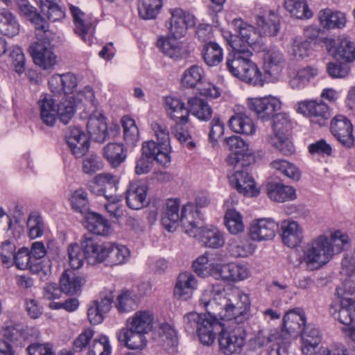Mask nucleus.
<instances>
[{
  "label": "nucleus",
  "mask_w": 355,
  "mask_h": 355,
  "mask_svg": "<svg viewBox=\"0 0 355 355\" xmlns=\"http://www.w3.org/2000/svg\"><path fill=\"white\" fill-rule=\"evenodd\" d=\"M267 194L273 201L284 202L294 200L297 198L295 189L282 183L271 182L266 185Z\"/></svg>",
  "instance_id": "obj_38"
},
{
  "label": "nucleus",
  "mask_w": 355,
  "mask_h": 355,
  "mask_svg": "<svg viewBox=\"0 0 355 355\" xmlns=\"http://www.w3.org/2000/svg\"><path fill=\"white\" fill-rule=\"evenodd\" d=\"M87 128L91 137L96 142L103 143L108 139L107 125L105 116L96 110H92Z\"/></svg>",
  "instance_id": "obj_26"
},
{
  "label": "nucleus",
  "mask_w": 355,
  "mask_h": 355,
  "mask_svg": "<svg viewBox=\"0 0 355 355\" xmlns=\"http://www.w3.org/2000/svg\"><path fill=\"white\" fill-rule=\"evenodd\" d=\"M246 331L241 324L229 322L218 333L219 349L225 355L239 354L246 341Z\"/></svg>",
  "instance_id": "obj_5"
},
{
  "label": "nucleus",
  "mask_w": 355,
  "mask_h": 355,
  "mask_svg": "<svg viewBox=\"0 0 355 355\" xmlns=\"http://www.w3.org/2000/svg\"><path fill=\"white\" fill-rule=\"evenodd\" d=\"M297 112L311 118L313 123L320 125L325 124L326 121L330 117V112L328 106L322 102L315 101H304L298 104Z\"/></svg>",
  "instance_id": "obj_16"
},
{
  "label": "nucleus",
  "mask_w": 355,
  "mask_h": 355,
  "mask_svg": "<svg viewBox=\"0 0 355 355\" xmlns=\"http://www.w3.org/2000/svg\"><path fill=\"white\" fill-rule=\"evenodd\" d=\"M180 204L177 200L169 199L167 200L166 207L162 214V224L164 229L168 232H174L180 223L181 213Z\"/></svg>",
  "instance_id": "obj_32"
},
{
  "label": "nucleus",
  "mask_w": 355,
  "mask_h": 355,
  "mask_svg": "<svg viewBox=\"0 0 355 355\" xmlns=\"http://www.w3.org/2000/svg\"><path fill=\"white\" fill-rule=\"evenodd\" d=\"M351 243L349 235L340 230H331L313 238L303 250V261L310 270L329 263Z\"/></svg>",
  "instance_id": "obj_2"
},
{
  "label": "nucleus",
  "mask_w": 355,
  "mask_h": 355,
  "mask_svg": "<svg viewBox=\"0 0 355 355\" xmlns=\"http://www.w3.org/2000/svg\"><path fill=\"white\" fill-rule=\"evenodd\" d=\"M232 25L239 33L238 42L242 48L261 51L263 47V37L260 32L241 19H234ZM234 44H236L234 42Z\"/></svg>",
  "instance_id": "obj_7"
},
{
  "label": "nucleus",
  "mask_w": 355,
  "mask_h": 355,
  "mask_svg": "<svg viewBox=\"0 0 355 355\" xmlns=\"http://www.w3.org/2000/svg\"><path fill=\"white\" fill-rule=\"evenodd\" d=\"M147 186L143 184L131 183L126 191V202L132 209L138 210L148 204L146 200Z\"/></svg>",
  "instance_id": "obj_35"
},
{
  "label": "nucleus",
  "mask_w": 355,
  "mask_h": 355,
  "mask_svg": "<svg viewBox=\"0 0 355 355\" xmlns=\"http://www.w3.org/2000/svg\"><path fill=\"white\" fill-rule=\"evenodd\" d=\"M165 108L167 116L174 123H189L190 108L180 99L172 96H167L164 100Z\"/></svg>",
  "instance_id": "obj_27"
},
{
  "label": "nucleus",
  "mask_w": 355,
  "mask_h": 355,
  "mask_svg": "<svg viewBox=\"0 0 355 355\" xmlns=\"http://www.w3.org/2000/svg\"><path fill=\"white\" fill-rule=\"evenodd\" d=\"M228 179L230 184L244 196L254 197L259 193V189L254 178L246 169L231 172Z\"/></svg>",
  "instance_id": "obj_11"
},
{
  "label": "nucleus",
  "mask_w": 355,
  "mask_h": 355,
  "mask_svg": "<svg viewBox=\"0 0 355 355\" xmlns=\"http://www.w3.org/2000/svg\"><path fill=\"white\" fill-rule=\"evenodd\" d=\"M282 343L283 338L277 329H260L252 340V345L257 347Z\"/></svg>",
  "instance_id": "obj_53"
},
{
  "label": "nucleus",
  "mask_w": 355,
  "mask_h": 355,
  "mask_svg": "<svg viewBox=\"0 0 355 355\" xmlns=\"http://www.w3.org/2000/svg\"><path fill=\"white\" fill-rule=\"evenodd\" d=\"M52 39H49V35L40 33L38 40H44L43 42H35L29 46V51L35 64L44 70H52L57 64V56L54 53L50 42L54 39L55 33L53 32Z\"/></svg>",
  "instance_id": "obj_6"
},
{
  "label": "nucleus",
  "mask_w": 355,
  "mask_h": 355,
  "mask_svg": "<svg viewBox=\"0 0 355 355\" xmlns=\"http://www.w3.org/2000/svg\"><path fill=\"white\" fill-rule=\"evenodd\" d=\"M37 103L42 121L48 126H53L56 122L57 105L52 96L49 94H42Z\"/></svg>",
  "instance_id": "obj_39"
},
{
  "label": "nucleus",
  "mask_w": 355,
  "mask_h": 355,
  "mask_svg": "<svg viewBox=\"0 0 355 355\" xmlns=\"http://www.w3.org/2000/svg\"><path fill=\"white\" fill-rule=\"evenodd\" d=\"M103 156L112 168H117L126 159L127 151L121 144L109 143L103 148Z\"/></svg>",
  "instance_id": "obj_44"
},
{
  "label": "nucleus",
  "mask_w": 355,
  "mask_h": 355,
  "mask_svg": "<svg viewBox=\"0 0 355 355\" xmlns=\"http://www.w3.org/2000/svg\"><path fill=\"white\" fill-rule=\"evenodd\" d=\"M150 128L158 143L153 140L144 142V152L147 155H153L155 152H157V162L162 166H166L171 163V152L168 128L164 123L153 121Z\"/></svg>",
  "instance_id": "obj_4"
},
{
  "label": "nucleus",
  "mask_w": 355,
  "mask_h": 355,
  "mask_svg": "<svg viewBox=\"0 0 355 355\" xmlns=\"http://www.w3.org/2000/svg\"><path fill=\"white\" fill-rule=\"evenodd\" d=\"M153 315L150 311L140 310L127 319L126 326L147 334L153 329Z\"/></svg>",
  "instance_id": "obj_37"
},
{
  "label": "nucleus",
  "mask_w": 355,
  "mask_h": 355,
  "mask_svg": "<svg viewBox=\"0 0 355 355\" xmlns=\"http://www.w3.org/2000/svg\"><path fill=\"white\" fill-rule=\"evenodd\" d=\"M190 113L200 121H207L212 115V109L208 103L200 98L194 97L188 100Z\"/></svg>",
  "instance_id": "obj_54"
},
{
  "label": "nucleus",
  "mask_w": 355,
  "mask_h": 355,
  "mask_svg": "<svg viewBox=\"0 0 355 355\" xmlns=\"http://www.w3.org/2000/svg\"><path fill=\"white\" fill-rule=\"evenodd\" d=\"M162 7V0H140L138 3V12L144 19H155Z\"/></svg>",
  "instance_id": "obj_59"
},
{
  "label": "nucleus",
  "mask_w": 355,
  "mask_h": 355,
  "mask_svg": "<svg viewBox=\"0 0 355 355\" xmlns=\"http://www.w3.org/2000/svg\"><path fill=\"white\" fill-rule=\"evenodd\" d=\"M263 69L266 73L273 78H277L282 73L285 59L283 53L275 46L263 48Z\"/></svg>",
  "instance_id": "obj_19"
},
{
  "label": "nucleus",
  "mask_w": 355,
  "mask_h": 355,
  "mask_svg": "<svg viewBox=\"0 0 355 355\" xmlns=\"http://www.w3.org/2000/svg\"><path fill=\"white\" fill-rule=\"evenodd\" d=\"M225 224L229 232L234 235L243 232L245 229L241 214L234 209L227 210Z\"/></svg>",
  "instance_id": "obj_60"
},
{
  "label": "nucleus",
  "mask_w": 355,
  "mask_h": 355,
  "mask_svg": "<svg viewBox=\"0 0 355 355\" xmlns=\"http://www.w3.org/2000/svg\"><path fill=\"white\" fill-rule=\"evenodd\" d=\"M279 228L273 219L262 218L253 220L249 227L248 236L254 241L261 242L272 239Z\"/></svg>",
  "instance_id": "obj_10"
},
{
  "label": "nucleus",
  "mask_w": 355,
  "mask_h": 355,
  "mask_svg": "<svg viewBox=\"0 0 355 355\" xmlns=\"http://www.w3.org/2000/svg\"><path fill=\"white\" fill-rule=\"evenodd\" d=\"M328 52L337 60L352 62L355 60V44L349 37L343 36L332 42Z\"/></svg>",
  "instance_id": "obj_20"
},
{
  "label": "nucleus",
  "mask_w": 355,
  "mask_h": 355,
  "mask_svg": "<svg viewBox=\"0 0 355 355\" xmlns=\"http://www.w3.org/2000/svg\"><path fill=\"white\" fill-rule=\"evenodd\" d=\"M197 287L198 281L192 273L182 272L177 278L173 291L174 295L178 299L187 300L192 297Z\"/></svg>",
  "instance_id": "obj_28"
},
{
  "label": "nucleus",
  "mask_w": 355,
  "mask_h": 355,
  "mask_svg": "<svg viewBox=\"0 0 355 355\" xmlns=\"http://www.w3.org/2000/svg\"><path fill=\"white\" fill-rule=\"evenodd\" d=\"M283 243L290 247L295 248L303 240V229L300 224L294 220H284L281 224Z\"/></svg>",
  "instance_id": "obj_29"
},
{
  "label": "nucleus",
  "mask_w": 355,
  "mask_h": 355,
  "mask_svg": "<svg viewBox=\"0 0 355 355\" xmlns=\"http://www.w3.org/2000/svg\"><path fill=\"white\" fill-rule=\"evenodd\" d=\"M146 334L125 325L116 334L118 341L130 349H141L146 345Z\"/></svg>",
  "instance_id": "obj_25"
},
{
  "label": "nucleus",
  "mask_w": 355,
  "mask_h": 355,
  "mask_svg": "<svg viewBox=\"0 0 355 355\" xmlns=\"http://www.w3.org/2000/svg\"><path fill=\"white\" fill-rule=\"evenodd\" d=\"M130 258V250L124 245L106 243L105 265L109 266L125 263Z\"/></svg>",
  "instance_id": "obj_33"
},
{
  "label": "nucleus",
  "mask_w": 355,
  "mask_h": 355,
  "mask_svg": "<svg viewBox=\"0 0 355 355\" xmlns=\"http://www.w3.org/2000/svg\"><path fill=\"white\" fill-rule=\"evenodd\" d=\"M65 139L71 153L77 158L83 157L89 149L88 137L80 127H69Z\"/></svg>",
  "instance_id": "obj_21"
},
{
  "label": "nucleus",
  "mask_w": 355,
  "mask_h": 355,
  "mask_svg": "<svg viewBox=\"0 0 355 355\" xmlns=\"http://www.w3.org/2000/svg\"><path fill=\"white\" fill-rule=\"evenodd\" d=\"M119 179L110 173H101L96 175L90 185V191L97 196H105L109 189L112 193L117 190Z\"/></svg>",
  "instance_id": "obj_30"
},
{
  "label": "nucleus",
  "mask_w": 355,
  "mask_h": 355,
  "mask_svg": "<svg viewBox=\"0 0 355 355\" xmlns=\"http://www.w3.org/2000/svg\"><path fill=\"white\" fill-rule=\"evenodd\" d=\"M256 24L262 37H274L277 35L280 28L278 15L273 10H264L257 14Z\"/></svg>",
  "instance_id": "obj_23"
},
{
  "label": "nucleus",
  "mask_w": 355,
  "mask_h": 355,
  "mask_svg": "<svg viewBox=\"0 0 355 355\" xmlns=\"http://www.w3.org/2000/svg\"><path fill=\"white\" fill-rule=\"evenodd\" d=\"M180 37H161L157 42V46L166 56L175 60L186 58L189 51L187 46L180 42Z\"/></svg>",
  "instance_id": "obj_17"
},
{
  "label": "nucleus",
  "mask_w": 355,
  "mask_h": 355,
  "mask_svg": "<svg viewBox=\"0 0 355 355\" xmlns=\"http://www.w3.org/2000/svg\"><path fill=\"white\" fill-rule=\"evenodd\" d=\"M199 303L223 320L242 324L249 318L250 300L241 291L225 292L221 285L213 286L202 293Z\"/></svg>",
  "instance_id": "obj_1"
},
{
  "label": "nucleus",
  "mask_w": 355,
  "mask_h": 355,
  "mask_svg": "<svg viewBox=\"0 0 355 355\" xmlns=\"http://www.w3.org/2000/svg\"><path fill=\"white\" fill-rule=\"evenodd\" d=\"M81 245L86 253V260L91 265H96L106 260V243L99 244L92 234H85Z\"/></svg>",
  "instance_id": "obj_18"
},
{
  "label": "nucleus",
  "mask_w": 355,
  "mask_h": 355,
  "mask_svg": "<svg viewBox=\"0 0 355 355\" xmlns=\"http://www.w3.org/2000/svg\"><path fill=\"white\" fill-rule=\"evenodd\" d=\"M239 64L240 63L236 61L234 65L231 66L233 71L239 74L238 78L252 85H262L263 84L262 73L254 62L251 60L250 62H245V64L243 63L242 73H239L236 69Z\"/></svg>",
  "instance_id": "obj_40"
},
{
  "label": "nucleus",
  "mask_w": 355,
  "mask_h": 355,
  "mask_svg": "<svg viewBox=\"0 0 355 355\" xmlns=\"http://www.w3.org/2000/svg\"><path fill=\"white\" fill-rule=\"evenodd\" d=\"M114 306L121 313H128L137 306L136 295L130 291H122L116 297Z\"/></svg>",
  "instance_id": "obj_61"
},
{
  "label": "nucleus",
  "mask_w": 355,
  "mask_h": 355,
  "mask_svg": "<svg viewBox=\"0 0 355 355\" xmlns=\"http://www.w3.org/2000/svg\"><path fill=\"white\" fill-rule=\"evenodd\" d=\"M230 128L236 133L253 135L256 132V126L252 119L245 112H236L229 121Z\"/></svg>",
  "instance_id": "obj_31"
},
{
  "label": "nucleus",
  "mask_w": 355,
  "mask_h": 355,
  "mask_svg": "<svg viewBox=\"0 0 355 355\" xmlns=\"http://www.w3.org/2000/svg\"><path fill=\"white\" fill-rule=\"evenodd\" d=\"M69 201L73 210L83 213L88 209L89 200L87 193L82 188L71 191L69 195Z\"/></svg>",
  "instance_id": "obj_62"
},
{
  "label": "nucleus",
  "mask_w": 355,
  "mask_h": 355,
  "mask_svg": "<svg viewBox=\"0 0 355 355\" xmlns=\"http://www.w3.org/2000/svg\"><path fill=\"white\" fill-rule=\"evenodd\" d=\"M112 347L109 338L105 335H98L89 346L88 355H110Z\"/></svg>",
  "instance_id": "obj_64"
},
{
  "label": "nucleus",
  "mask_w": 355,
  "mask_h": 355,
  "mask_svg": "<svg viewBox=\"0 0 355 355\" xmlns=\"http://www.w3.org/2000/svg\"><path fill=\"white\" fill-rule=\"evenodd\" d=\"M252 55L251 50L242 48L237 43L233 44V51L230 53L227 58L226 65L229 71L235 77H239V74L234 71L232 65H234V62L237 61L240 63L239 67L236 68L239 73H242L243 69V63L250 62V58Z\"/></svg>",
  "instance_id": "obj_43"
},
{
  "label": "nucleus",
  "mask_w": 355,
  "mask_h": 355,
  "mask_svg": "<svg viewBox=\"0 0 355 355\" xmlns=\"http://www.w3.org/2000/svg\"><path fill=\"white\" fill-rule=\"evenodd\" d=\"M33 259L28 250L22 248L15 254L13 260L19 269L28 268L32 273L37 274L41 279L47 277L50 275V269L42 268L40 263H35Z\"/></svg>",
  "instance_id": "obj_24"
},
{
  "label": "nucleus",
  "mask_w": 355,
  "mask_h": 355,
  "mask_svg": "<svg viewBox=\"0 0 355 355\" xmlns=\"http://www.w3.org/2000/svg\"><path fill=\"white\" fill-rule=\"evenodd\" d=\"M203 245L210 248H219L225 245L223 233L216 227L212 225L204 226L199 236L196 237Z\"/></svg>",
  "instance_id": "obj_41"
},
{
  "label": "nucleus",
  "mask_w": 355,
  "mask_h": 355,
  "mask_svg": "<svg viewBox=\"0 0 355 355\" xmlns=\"http://www.w3.org/2000/svg\"><path fill=\"white\" fill-rule=\"evenodd\" d=\"M306 327V317L300 309L291 310L283 318V328L288 333L301 332Z\"/></svg>",
  "instance_id": "obj_46"
},
{
  "label": "nucleus",
  "mask_w": 355,
  "mask_h": 355,
  "mask_svg": "<svg viewBox=\"0 0 355 355\" xmlns=\"http://www.w3.org/2000/svg\"><path fill=\"white\" fill-rule=\"evenodd\" d=\"M336 293L340 298V308L334 318L340 323L349 325L355 321V300L348 297V295H352L353 294L347 291H343L342 294H339L338 288L336 289Z\"/></svg>",
  "instance_id": "obj_34"
},
{
  "label": "nucleus",
  "mask_w": 355,
  "mask_h": 355,
  "mask_svg": "<svg viewBox=\"0 0 355 355\" xmlns=\"http://www.w3.org/2000/svg\"><path fill=\"white\" fill-rule=\"evenodd\" d=\"M169 12L171 17L168 29L173 36H184L187 29L193 27L196 24L194 15L180 8H171Z\"/></svg>",
  "instance_id": "obj_12"
},
{
  "label": "nucleus",
  "mask_w": 355,
  "mask_h": 355,
  "mask_svg": "<svg viewBox=\"0 0 355 355\" xmlns=\"http://www.w3.org/2000/svg\"><path fill=\"white\" fill-rule=\"evenodd\" d=\"M76 106L73 96H64L57 105L56 120L67 124L74 116Z\"/></svg>",
  "instance_id": "obj_50"
},
{
  "label": "nucleus",
  "mask_w": 355,
  "mask_h": 355,
  "mask_svg": "<svg viewBox=\"0 0 355 355\" xmlns=\"http://www.w3.org/2000/svg\"><path fill=\"white\" fill-rule=\"evenodd\" d=\"M330 129L332 135L345 146L354 144L353 126L351 121L343 115H337L331 120Z\"/></svg>",
  "instance_id": "obj_15"
},
{
  "label": "nucleus",
  "mask_w": 355,
  "mask_h": 355,
  "mask_svg": "<svg viewBox=\"0 0 355 355\" xmlns=\"http://www.w3.org/2000/svg\"><path fill=\"white\" fill-rule=\"evenodd\" d=\"M319 20L322 26L331 29L342 28L345 26L346 17L344 13L333 12L330 9L322 10L319 13Z\"/></svg>",
  "instance_id": "obj_51"
},
{
  "label": "nucleus",
  "mask_w": 355,
  "mask_h": 355,
  "mask_svg": "<svg viewBox=\"0 0 355 355\" xmlns=\"http://www.w3.org/2000/svg\"><path fill=\"white\" fill-rule=\"evenodd\" d=\"M85 279L71 270H66L60 277V289L63 293L70 295L76 294L85 284Z\"/></svg>",
  "instance_id": "obj_45"
},
{
  "label": "nucleus",
  "mask_w": 355,
  "mask_h": 355,
  "mask_svg": "<svg viewBox=\"0 0 355 355\" xmlns=\"http://www.w3.org/2000/svg\"><path fill=\"white\" fill-rule=\"evenodd\" d=\"M87 228L90 232L97 235H107L110 230V225L107 220L96 213H90L87 216Z\"/></svg>",
  "instance_id": "obj_55"
},
{
  "label": "nucleus",
  "mask_w": 355,
  "mask_h": 355,
  "mask_svg": "<svg viewBox=\"0 0 355 355\" xmlns=\"http://www.w3.org/2000/svg\"><path fill=\"white\" fill-rule=\"evenodd\" d=\"M227 249L232 257H248L254 251L253 245L247 238H234L228 243Z\"/></svg>",
  "instance_id": "obj_52"
},
{
  "label": "nucleus",
  "mask_w": 355,
  "mask_h": 355,
  "mask_svg": "<svg viewBox=\"0 0 355 355\" xmlns=\"http://www.w3.org/2000/svg\"><path fill=\"white\" fill-rule=\"evenodd\" d=\"M302 332L301 350L305 355H312L321 342L320 331L313 325L306 326Z\"/></svg>",
  "instance_id": "obj_42"
},
{
  "label": "nucleus",
  "mask_w": 355,
  "mask_h": 355,
  "mask_svg": "<svg viewBox=\"0 0 355 355\" xmlns=\"http://www.w3.org/2000/svg\"><path fill=\"white\" fill-rule=\"evenodd\" d=\"M318 75V69L311 66H306L297 71L296 76L291 80L290 85L293 89L304 87Z\"/></svg>",
  "instance_id": "obj_58"
},
{
  "label": "nucleus",
  "mask_w": 355,
  "mask_h": 355,
  "mask_svg": "<svg viewBox=\"0 0 355 355\" xmlns=\"http://www.w3.org/2000/svg\"><path fill=\"white\" fill-rule=\"evenodd\" d=\"M248 109L262 120H268L281 108L280 101L272 96L248 98L246 100Z\"/></svg>",
  "instance_id": "obj_9"
},
{
  "label": "nucleus",
  "mask_w": 355,
  "mask_h": 355,
  "mask_svg": "<svg viewBox=\"0 0 355 355\" xmlns=\"http://www.w3.org/2000/svg\"><path fill=\"white\" fill-rule=\"evenodd\" d=\"M201 54L204 62L209 67L218 66L223 59V50L215 42L205 43L202 46Z\"/></svg>",
  "instance_id": "obj_49"
},
{
  "label": "nucleus",
  "mask_w": 355,
  "mask_h": 355,
  "mask_svg": "<svg viewBox=\"0 0 355 355\" xmlns=\"http://www.w3.org/2000/svg\"><path fill=\"white\" fill-rule=\"evenodd\" d=\"M123 138L127 144L135 146L139 141V130L135 121L128 116L121 119Z\"/></svg>",
  "instance_id": "obj_63"
},
{
  "label": "nucleus",
  "mask_w": 355,
  "mask_h": 355,
  "mask_svg": "<svg viewBox=\"0 0 355 355\" xmlns=\"http://www.w3.org/2000/svg\"><path fill=\"white\" fill-rule=\"evenodd\" d=\"M211 256L212 254L207 252L200 255L193 261L192 268L200 277L212 276L216 279V273H218L220 263L211 262Z\"/></svg>",
  "instance_id": "obj_36"
},
{
  "label": "nucleus",
  "mask_w": 355,
  "mask_h": 355,
  "mask_svg": "<svg viewBox=\"0 0 355 355\" xmlns=\"http://www.w3.org/2000/svg\"><path fill=\"white\" fill-rule=\"evenodd\" d=\"M15 3L19 10V15L26 18L34 26L37 37L42 33L46 35H49L48 38L52 39L53 31L49 30L48 21L28 0H15Z\"/></svg>",
  "instance_id": "obj_8"
},
{
  "label": "nucleus",
  "mask_w": 355,
  "mask_h": 355,
  "mask_svg": "<svg viewBox=\"0 0 355 355\" xmlns=\"http://www.w3.org/2000/svg\"><path fill=\"white\" fill-rule=\"evenodd\" d=\"M284 8L292 17L297 19H309L313 15L306 0H285Z\"/></svg>",
  "instance_id": "obj_57"
},
{
  "label": "nucleus",
  "mask_w": 355,
  "mask_h": 355,
  "mask_svg": "<svg viewBox=\"0 0 355 355\" xmlns=\"http://www.w3.org/2000/svg\"><path fill=\"white\" fill-rule=\"evenodd\" d=\"M40 10V12L50 21H57L65 16L64 10L55 0H34Z\"/></svg>",
  "instance_id": "obj_47"
},
{
  "label": "nucleus",
  "mask_w": 355,
  "mask_h": 355,
  "mask_svg": "<svg viewBox=\"0 0 355 355\" xmlns=\"http://www.w3.org/2000/svg\"><path fill=\"white\" fill-rule=\"evenodd\" d=\"M180 223L187 234L197 237L205 226L198 209L192 203L183 206L181 210Z\"/></svg>",
  "instance_id": "obj_13"
},
{
  "label": "nucleus",
  "mask_w": 355,
  "mask_h": 355,
  "mask_svg": "<svg viewBox=\"0 0 355 355\" xmlns=\"http://www.w3.org/2000/svg\"><path fill=\"white\" fill-rule=\"evenodd\" d=\"M70 10L75 24V33L81 37L85 43L90 45L93 42L94 31V26L91 19L78 7L71 6Z\"/></svg>",
  "instance_id": "obj_22"
},
{
  "label": "nucleus",
  "mask_w": 355,
  "mask_h": 355,
  "mask_svg": "<svg viewBox=\"0 0 355 355\" xmlns=\"http://www.w3.org/2000/svg\"><path fill=\"white\" fill-rule=\"evenodd\" d=\"M251 275L250 266L246 263L230 262L220 263L216 279L228 282H238L245 280Z\"/></svg>",
  "instance_id": "obj_14"
},
{
  "label": "nucleus",
  "mask_w": 355,
  "mask_h": 355,
  "mask_svg": "<svg viewBox=\"0 0 355 355\" xmlns=\"http://www.w3.org/2000/svg\"><path fill=\"white\" fill-rule=\"evenodd\" d=\"M160 342L166 350L174 352L178 345V338L175 330L170 324H162L158 331Z\"/></svg>",
  "instance_id": "obj_56"
},
{
  "label": "nucleus",
  "mask_w": 355,
  "mask_h": 355,
  "mask_svg": "<svg viewBox=\"0 0 355 355\" xmlns=\"http://www.w3.org/2000/svg\"><path fill=\"white\" fill-rule=\"evenodd\" d=\"M207 311L206 313L199 314L190 312L184 316V327L185 330L191 334L196 332L200 342L205 345H211L216 339L223 326L216 318L217 313L209 310L200 304Z\"/></svg>",
  "instance_id": "obj_3"
},
{
  "label": "nucleus",
  "mask_w": 355,
  "mask_h": 355,
  "mask_svg": "<svg viewBox=\"0 0 355 355\" xmlns=\"http://www.w3.org/2000/svg\"><path fill=\"white\" fill-rule=\"evenodd\" d=\"M20 25L16 17L10 10L0 9V33L9 37L19 34Z\"/></svg>",
  "instance_id": "obj_48"
}]
</instances>
